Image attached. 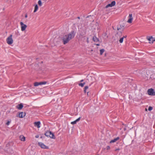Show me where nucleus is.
Segmentation results:
<instances>
[{
	"label": "nucleus",
	"mask_w": 155,
	"mask_h": 155,
	"mask_svg": "<svg viewBox=\"0 0 155 155\" xmlns=\"http://www.w3.org/2000/svg\"><path fill=\"white\" fill-rule=\"evenodd\" d=\"M38 3L39 5L40 6H41L42 5V3H41V0H39L38 1Z\"/></svg>",
	"instance_id": "obj_25"
},
{
	"label": "nucleus",
	"mask_w": 155,
	"mask_h": 155,
	"mask_svg": "<svg viewBox=\"0 0 155 155\" xmlns=\"http://www.w3.org/2000/svg\"><path fill=\"white\" fill-rule=\"evenodd\" d=\"M110 149V147L109 146H108L107 147H106V149L107 150H109V149Z\"/></svg>",
	"instance_id": "obj_32"
},
{
	"label": "nucleus",
	"mask_w": 155,
	"mask_h": 155,
	"mask_svg": "<svg viewBox=\"0 0 155 155\" xmlns=\"http://www.w3.org/2000/svg\"><path fill=\"white\" fill-rule=\"evenodd\" d=\"M147 39L149 41V43L150 44L153 43L155 41V39L152 36H148L147 37Z\"/></svg>",
	"instance_id": "obj_7"
},
{
	"label": "nucleus",
	"mask_w": 155,
	"mask_h": 155,
	"mask_svg": "<svg viewBox=\"0 0 155 155\" xmlns=\"http://www.w3.org/2000/svg\"><path fill=\"white\" fill-rule=\"evenodd\" d=\"M127 37V36L125 35V36H124L122 38H126Z\"/></svg>",
	"instance_id": "obj_34"
},
{
	"label": "nucleus",
	"mask_w": 155,
	"mask_h": 155,
	"mask_svg": "<svg viewBox=\"0 0 155 155\" xmlns=\"http://www.w3.org/2000/svg\"><path fill=\"white\" fill-rule=\"evenodd\" d=\"M112 7V6H111V5H110V4H108L106 6V8H108V7Z\"/></svg>",
	"instance_id": "obj_27"
},
{
	"label": "nucleus",
	"mask_w": 155,
	"mask_h": 155,
	"mask_svg": "<svg viewBox=\"0 0 155 155\" xmlns=\"http://www.w3.org/2000/svg\"><path fill=\"white\" fill-rule=\"evenodd\" d=\"M96 45H97V46H99V44H97Z\"/></svg>",
	"instance_id": "obj_41"
},
{
	"label": "nucleus",
	"mask_w": 155,
	"mask_h": 155,
	"mask_svg": "<svg viewBox=\"0 0 155 155\" xmlns=\"http://www.w3.org/2000/svg\"><path fill=\"white\" fill-rule=\"evenodd\" d=\"M20 139L21 140L24 141L25 140V137L22 135H21L19 137Z\"/></svg>",
	"instance_id": "obj_17"
},
{
	"label": "nucleus",
	"mask_w": 155,
	"mask_h": 155,
	"mask_svg": "<svg viewBox=\"0 0 155 155\" xmlns=\"http://www.w3.org/2000/svg\"><path fill=\"white\" fill-rule=\"evenodd\" d=\"M77 123V122L76 121V120L74 121H73V122H72L71 123V124H76Z\"/></svg>",
	"instance_id": "obj_28"
},
{
	"label": "nucleus",
	"mask_w": 155,
	"mask_h": 155,
	"mask_svg": "<svg viewBox=\"0 0 155 155\" xmlns=\"http://www.w3.org/2000/svg\"><path fill=\"white\" fill-rule=\"evenodd\" d=\"M147 93L148 95L152 96L155 95V92L154 90L151 88L148 89L147 91Z\"/></svg>",
	"instance_id": "obj_4"
},
{
	"label": "nucleus",
	"mask_w": 155,
	"mask_h": 155,
	"mask_svg": "<svg viewBox=\"0 0 155 155\" xmlns=\"http://www.w3.org/2000/svg\"><path fill=\"white\" fill-rule=\"evenodd\" d=\"M88 93H89V91H88L87 92V95H88Z\"/></svg>",
	"instance_id": "obj_37"
},
{
	"label": "nucleus",
	"mask_w": 155,
	"mask_h": 155,
	"mask_svg": "<svg viewBox=\"0 0 155 155\" xmlns=\"http://www.w3.org/2000/svg\"><path fill=\"white\" fill-rule=\"evenodd\" d=\"M13 142H9L6 144V147H9L10 146H12L13 145Z\"/></svg>",
	"instance_id": "obj_13"
},
{
	"label": "nucleus",
	"mask_w": 155,
	"mask_h": 155,
	"mask_svg": "<svg viewBox=\"0 0 155 155\" xmlns=\"http://www.w3.org/2000/svg\"><path fill=\"white\" fill-rule=\"evenodd\" d=\"M20 24L21 26V31H25L27 27V25L24 24L22 22H20Z\"/></svg>",
	"instance_id": "obj_5"
},
{
	"label": "nucleus",
	"mask_w": 155,
	"mask_h": 155,
	"mask_svg": "<svg viewBox=\"0 0 155 155\" xmlns=\"http://www.w3.org/2000/svg\"><path fill=\"white\" fill-rule=\"evenodd\" d=\"M78 19H80V17H78L77 18Z\"/></svg>",
	"instance_id": "obj_38"
},
{
	"label": "nucleus",
	"mask_w": 155,
	"mask_h": 155,
	"mask_svg": "<svg viewBox=\"0 0 155 155\" xmlns=\"http://www.w3.org/2000/svg\"><path fill=\"white\" fill-rule=\"evenodd\" d=\"M81 119V117H80L79 118H78L76 120V121L77 122L80 119Z\"/></svg>",
	"instance_id": "obj_31"
},
{
	"label": "nucleus",
	"mask_w": 155,
	"mask_h": 155,
	"mask_svg": "<svg viewBox=\"0 0 155 155\" xmlns=\"http://www.w3.org/2000/svg\"><path fill=\"white\" fill-rule=\"evenodd\" d=\"M23 107V105L22 104H18L17 106V108L19 110L21 109Z\"/></svg>",
	"instance_id": "obj_16"
},
{
	"label": "nucleus",
	"mask_w": 155,
	"mask_h": 155,
	"mask_svg": "<svg viewBox=\"0 0 155 155\" xmlns=\"http://www.w3.org/2000/svg\"><path fill=\"white\" fill-rule=\"evenodd\" d=\"M86 82L83 80H82L80 82L75 84L76 85H78L79 86L82 87L84 86Z\"/></svg>",
	"instance_id": "obj_3"
},
{
	"label": "nucleus",
	"mask_w": 155,
	"mask_h": 155,
	"mask_svg": "<svg viewBox=\"0 0 155 155\" xmlns=\"http://www.w3.org/2000/svg\"><path fill=\"white\" fill-rule=\"evenodd\" d=\"M116 4L115 2V1H113L111 2L110 3V4L112 6V7L115 5Z\"/></svg>",
	"instance_id": "obj_21"
},
{
	"label": "nucleus",
	"mask_w": 155,
	"mask_h": 155,
	"mask_svg": "<svg viewBox=\"0 0 155 155\" xmlns=\"http://www.w3.org/2000/svg\"><path fill=\"white\" fill-rule=\"evenodd\" d=\"M75 33L74 31H71L69 34L64 35L63 38V41L64 44L68 43L71 39L74 38Z\"/></svg>",
	"instance_id": "obj_1"
},
{
	"label": "nucleus",
	"mask_w": 155,
	"mask_h": 155,
	"mask_svg": "<svg viewBox=\"0 0 155 155\" xmlns=\"http://www.w3.org/2000/svg\"><path fill=\"white\" fill-rule=\"evenodd\" d=\"M145 110H146V111H147V108H146V109H145Z\"/></svg>",
	"instance_id": "obj_43"
},
{
	"label": "nucleus",
	"mask_w": 155,
	"mask_h": 155,
	"mask_svg": "<svg viewBox=\"0 0 155 155\" xmlns=\"http://www.w3.org/2000/svg\"><path fill=\"white\" fill-rule=\"evenodd\" d=\"M25 115V113L23 112H21L19 114V117L20 118H23Z\"/></svg>",
	"instance_id": "obj_12"
},
{
	"label": "nucleus",
	"mask_w": 155,
	"mask_h": 155,
	"mask_svg": "<svg viewBox=\"0 0 155 155\" xmlns=\"http://www.w3.org/2000/svg\"><path fill=\"white\" fill-rule=\"evenodd\" d=\"M35 137H36V138H38V135H36L35 136Z\"/></svg>",
	"instance_id": "obj_35"
},
{
	"label": "nucleus",
	"mask_w": 155,
	"mask_h": 155,
	"mask_svg": "<svg viewBox=\"0 0 155 155\" xmlns=\"http://www.w3.org/2000/svg\"><path fill=\"white\" fill-rule=\"evenodd\" d=\"M116 4L115 2V1H113L111 2L110 3V4L112 6V7L115 5Z\"/></svg>",
	"instance_id": "obj_22"
},
{
	"label": "nucleus",
	"mask_w": 155,
	"mask_h": 155,
	"mask_svg": "<svg viewBox=\"0 0 155 155\" xmlns=\"http://www.w3.org/2000/svg\"><path fill=\"white\" fill-rule=\"evenodd\" d=\"M88 87V86H85V87Z\"/></svg>",
	"instance_id": "obj_40"
},
{
	"label": "nucleus",
	"mask_w": 155,
	"mask_h": 155,
	"mask_svg": "<svg viewBox=\"0 0 155 155\" xmlns=\"http://www.w3.org/2000/svg\"><path fill=\"white\" fill-rule=\"evenodd\" d=\"M129 18L128 19L127 22L130 23H132V21L133 19V17L132 16V14H130L129 15Z\"/></svg>",
	"instance_id": "obj_9"
},
{
	"label": "nucleus",
	"mask_w": 155,
	"mask_h": 155,
	"mask_svg": "<svg viewBox=\"0 0 155 155\" xmlns=\"http://www.w3.org/2000/svg\"><path fill=\"white\" fill-rule=\"evenodd\" d=\"M35 126L37 127L38 128H39L40 127V124L41 123L40 121L35 122L34 123Z\"/></svg>",
	"instance_id": "obj_10"
},
{
	"label": "nucleus",
	"mask_w": 155,
	"mask_h": 155,
	"mask_svg": "<svg viewBox=\"0 0 155 155\" xmlns=\"http://www.w3.org/2000/svg\"><path fill=\"white\" fill-rule=\"evenodd\" d=\"M10 123V121H8L6 123V125H8Z\"/></svg>",
	"instance_id": "obj_30"
},
{
	"label": "nucleus",
	"mask_w": 155,
	"mask_h": 155,
	"mask_svg": "<svg viewBox=\"0 0 155 155\" xmlns=\"http://www.w3.org/2000/svg\"><path fill=\"white\" fill-rule=\"evenodd\" d=\"M25 18H27V15L26 14L25 15Z\"/></svg>",
	"instance_id": "obj_36"
},
{
	"label": "nucleus",
	"mask_w": 155,
	"mask_h": 155,
	"mask_svg": "<svg viewBox=\"0 0 155 155\" xmlns=\"http://www.w3.org/2000/svg\"><path fill=\"white\" fill-rule=\"evenodd\" d=\"M47 83V82L44 81L43 82H35L34 84V86L35 87H37L39 85H41L42 84H45Z\"/></svg>",
	"instance_id": "obj_6"
},
{
	"label": "nucleus",
	"mask_w": 155,
	"mask_h": 155,
	"mask_svg": "<svg viewBox=\"0 0 155 155\" xmlns=\"http://www.w3.org/2000/svg\"><path fill=\"white\" fill-rule=\"evenodd\" d=\"M38 7L37 5H36L35 7V9L34 11V12H35L38 10Z\"/></svg>",
	"instance_id": "obj_19"
},
{
	"label": "nucleus",
	"mask_w": 155,
	"mask_h": 155,
	"mask_svg": "<svg viewBox=\"0 0 155 155\" xmlns=\"http://www.w3.org/2000/svg\"><path fill=\"white\" fill-rule=\"evenodd\" d=\"M123 39H124V38L122 37V38H121L119 41L120 43H122L123 42Z\"/></svg>",
	"instance_id": "obj_24"
},
{
	"label": "nucleus",
	"mask_w": 155,
	"mask_h": 155,
	"mask_svg": "<svg viewBox=\"0 0 155 155\" xmlns=\"http://www.w3.org/2000/svg\"><path fill=\"white\" fill-rule=\"evenodd\" d=\"M126 130V129L125 128H124V130Z\"/></svg>",
	"instance_id": "obj_44"
},
{
	"label": "nucleus",
	"mask_w": 155,
	"mask_h": 155,
	"mask_svg": "<svg viewBox=\"0 0 155 155\" xmlns=\"http://www.w3.org/2000/svg\"><path fill=\"white\" fill-rule=\"evenodd\" d=\"M38 145L42 148L48 149V147L45 145L44 144L41 142L38 143Z\"/></svg>",
	"instance_id": "obj_8"
},
{
	"label": "nucleus",
	"mask_w": 155,
	"mask_h": 155,
	"mask_svg": "<svg viewBox=\"0 0 155 155\" xmlns=\"http://www.w3.org/2000/svg\"><path fill=\"white\" fill-rule=\"evenodd\" d=\"M51 133V132L49 131H47L46 132L45 134V136L47 137H49L50 136Z\"/></svg>",
	"instance_id": "obj_14"
},
{
	"label": "nucleus",
	"mask_w": 155,
	"mask_h": 155,
	"mask_svg": "<svg viewBox=\"0 0 155 155\" xmlns=\"http://www.w3.org/2000/svg\"><path fill=\"white\" fill-rule=\"evenodd\" d=\"M100 54L101 55H102L103 54V53L104 51V49H102L100 50Z\"/></svg>",
	"instance_id": "obj_23"
},
{
	"label": "nucleus",
	"mask_w": 155,
	"mask_h": 155,
	"mask_svg": "<svg viewBox=\"0 0 155 155\" xmlns=\"http://www.w3.org/2000/svg\"><path fill=\"white\" fill-rule=\"evenodd\" d=\"M93 40L94 41L97 42L98 41V39L95 36H94L93 38Z\"/></svg>",
	"instance_id": "obj_20"
},
{
	"label": "nucleus",
	"mask_w": 155,
	"mask_h": 155,
	"mask_svg": "<svg viewBox=\"0 0 155 155\" xmlns=\"http://www.w3.org/2000/svg\"><path fill=\"white\" fill-rule=\"evenodd\" d=\"M120 150V149L119 148H117V149H116L115 150V151H117V150Z\"/></svg>",
	"instance_id": "obj_33"
},
{
	"label": "nucleus",
	"mask_w": 155,
	"mask_h": 155,
	"mask_svg": "<svg viewBox=\"0 0 155 155\" xmlns=\"http://www.w3.org/2000/svg\"><path fill=\"white\" fill-rule=\"evenodd\" d=\"M50 137L53 139H55V138L54 135V134L52 132L50 136Z\"/></svg>",
	"instance_id": "obj_18"
},
{
	"label": "nucleus",
	"mask_w": 155,
	"mask_h": 155,
	"mask_svg": "<svg viewBox=\"0 0 155 155\" xmlns=\"http://www.w3.org/2000/svg\"><path fill=\"white\" fill-rule=\"evenodd\" d=\"M154 133H155V131H154Z\"/></svg>",
	"instance_id": "obj_45"
},
{
	"label": "nucleus",
	"mask_w": 155,
	"mask_h": 155,
	"mask_svg": "<svg viewBox=\"0 0 155 155\" xmlns=\"http://www.w3.org/2000/svg\"><path fill=\"white\" fill-rule=\"evenodd\" d=\"M119 139H120L119 137H117L116 138H115V139H114L113 140H111L110 141V143H113L115 142H116L117 140H119Z\"/></svg>",
	"instance_id": "obj_15"
},
{
	"label": "nucleus",
	"mask_w": 155,
	"mask_h": 155,
	"mask_svg": "<svg viewBox=\"0 0 155 155\" xmlns=\"http://www.w3.org/2000/svg\"><path fill=\"white\" fill-rule=\"evenodd\" d=\"M28 87H31L32 86L31 85H30V86H28Z\"/></svg>",
	"instance_id": "obj_42"
},
{
	"label": "nucleus",
	"mask_w": 155,
	"mask_h": 155,
	"mask_svg": "<svg viewBox=\"0 0 155 155\" xmlns=\"http://www.w3.org/2000/svg\"><path fill=\"white\" fill-rule=\"evenodd\" d=\"M152 109H153L152 107H151V106H149L148 108V110L149 111H151V110H152Z\"/></svg>",
	"instance_id": "obj_26"
},
{
	"label": "nucleus",
	"mask_w": 155,
	"mask_h": 155,
	"mask_svg": "<svg viewBox=\"0 0 155 155\" xmlns=\"http://www.w3.org/2000/svg\"><path fill=\"white\" fill-rule=\"evenodd\" d=\"M124 29V26L123 25H120V27L117 28V30H120L121 31L120 32H122L123 31Z\"/></svg>",
	"instance_id": "obj_11"
},
{
	"label": "nucleus",
	"mask_w": 155,
	"mask_h": 155,
	"mask_svg": "<svg viewBox=\"0 0 155 155\" xmlns=\"http://www.w3.org/2000/svg\"><path fill=\"white\" fill-rule=\"evenodd\" d=\"M88 88H84V92L85 93L87 92V89H88Z\"/></svg>",
	"instance_id": "obj_29"
},
{
	"label": "nucleus",
	"mask_w": 155,
	"mask_h": 155,
	"mask_svg": "<svg viewBox=\"0 0 155 155\" xmlns=\"http://www.w3.org/2000/svg\"><path fill=\"white\" fill-rule=\"evenodd\" d=\"M88 38H87V42L88 43V42H89V41H88Z\"/></svg>",
	"instance_id": "obj_39"
},
{
	"label": "nucleus",
	"mask_w": 155,
	"mask_h": 155,
	"mask_svg": "<svg viewBox=\"0 0 155 155\" xmlns=\"http://www.w3.org/2000/svg\"><path fill=\"white\" fill-rule=\"evenodd\" d=\"M12 35H11L7 38L6 39L8 45H11L13 43V40L12 38Z\"/></svg>",
	"instance_id": "obj_2"
}]
</instances>
